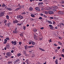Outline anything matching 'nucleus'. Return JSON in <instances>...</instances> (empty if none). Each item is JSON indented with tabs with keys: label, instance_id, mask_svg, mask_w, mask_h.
<instances>
[{
	"label": "nucleus",
	"instance_id": "nucleus-55",
	"mask_svg": "<svg viewBox=\"0 0 64 64\" xmlns=\"http://www.w3.org/2000/svg\"><path fill=\"white\" fill-rule=\"evenodd\" d=\"M22 14H26V13L25 12H24L22 13Z\"/></svg>",
	"mask_w": 64,
	"mask_h": 64
},
{
	"label": "nucleus",
	"instance_id": "nucleus-28",
	"mask_svg": "<svg viewBox=\"0 0 64 64\" xmlns=\"http://www.w3.org/2000/svg\"><path fill=\"white\" fill-rule=\"evenodd\" d=\"M51 8H50V7H48V9H47V10L48 11V10H51Z\"/></svg>",
	"mask_w": 64,
	"mask_h": 64
},
{
	"label": "nucleus",
	"instance_id": "nucleus-7",
	"mask_svg": "<svg viewBox=\"0 0 64 64\" xmlns=\"http://www.w3.org/2000/svg\"><path fill=\"white\" fill-rule=\"evenodd\" d=\"M36 10L37 11H40V9L38 7H36L35 8Z\"/></svg>",
	"mask_w": 64,
	"mask_h": 64
},
{
	"label": "nucleus",
	"instance_id": "nucleus-34",
	"mask_svg": "<svg viewBox=\"0 0 64 64\" xmlns=\"http://www.w3.org/2000/svg\"><path fill=\"white\" fill-rule=\"evenodd\" d=\"M58 43L60 44V45H62V44L61 42H58Z\"/></svg>",
	"mask_w": 64,
	"mask_h": 64
},
{
	"label": "nucleus",
	"instance_id": "nucleus-38",
	"mask_svg": "<svg viewBox=\"0 0 64 64\" xmlns=\"http://www.w3.org/2000/svg\"><path fill=\"white\" fill-rule=\"evenodd\" d=\"M19 61V59H18L15 61V62H18V61Z\"/></svg>",
	"mask_w": 64,
	"mask_h": 64
},
{
	"label": "nucleus",
	"instance_id": "nucleus-29",
	"mask_svg": "<svg viewBox=\"0 0 64 64\" xmlns=\"http://www.w3.org/2000/svg\"><path fill=\"white\" fill-rule=\"evenodd\" d=\"M31 42H32V45H35V42H34L31 41Z\"/></svg>",
	"mask_w": 64,
	"mask_h": 64
},
{
	"label": "nucleus",
	"instance_id": "nucleus-2",
	"mask_svg": "<svg viewBox=\"0 0 64 64\" xmlns=\"http://www.w3.org/2000/svg\"><path fill=\"white\" fill-rule=\"evenodd\" d=\"M64 12H61L60 11L58 12V14H60L61 15H62L64 14Z\"/></svg>",
	"mask_w": 64,
	"mask_h": 64
},
{
	"label": "nucleus",
	"instance_id": "nucleus-22",
	"mask_svg": "<svg viewBox=\"0 0 64 64\" xmlns=\"http://www.w3.org/2000/svg\"><path fill=\"white\" fill-rule=\"evenodd\" d=\"M6 9L8 10H12L11 8H6Z\"/></svg>",
	"mask_w": 64,
	"mask_h": 64
},
{
	"label": "nucleus",
	"instance_id": "nucleus-37",
	"mask_svg": "<svg viewBox=\"0 0 64 64\" xmlns=\"http://www.w3.org/2000/svg\"><path fill=\"white\" fill-rule=\"evenodd\" d=\"M31 16L32 17H35V16L33 14H31Z\"/></svg>",
	"mask_w": 64,
	"mask_h": 64
},
{
	"label": "nucleus",
	"instance_id": "nucleus-12",
	"mask_svg": "<svg viewBox=\"0 0 64 64\" xmlns=\"http://www.w3.org/2000/svg\"><path fill=\"white\" fill-rule=\"evenodd\" d=\"M11 25V23L10 22L8 23V27H9V26H10V25Z\"/></svg>",
	"mask_w": 64,
	"mask_h": 64
},
{
	"label": "nucleus",
	"instance_id": "nucleus-51",
	"mask_svg": "<svg viewBox=\"0 0 64 64\" xmlns=\"http://www.w3.org/2000/svg\"><path fill=\"white\" fill-rule=\"evenodd\" d=\"M33 14L34 15H38V14L36 13V14Z\"/></svg>",
	"mask_w": 64,
	"mask_h": 64
},
{
	"label": "nucleus",
	"instance_id": "nucleus-64",
	"mask_svg": "<svg viewBox=\"0 0 64 64\" xmlns=\"http://www.w3.org/2000/svg\"><path fill=\"white\" fill-rule=\"evenodd\" d=\"M62 51L63 52H64V49H63L62 50Z\"/></svg>",
	"mask_w": 64,
	"mask_h": 64
},
{
	"label": "nucleus",
	"instance_id": "nucleus-35",
	"mask_svg": "<svg viewBox=\"0 0 64 64\" xmlns=\"http://www.w3.org/2000/svg\"><path fill=\"white\" fill-rule=\"evenodd\" d=\"M30 20L31 21H33L34 20V19L32 18H30Z\"/></svg>",
	"mask_w": 64,
	"mask_h": 64
},
{
	"label": "nucleus",
	"instance_id": "nucleus-47",
	"mask_svg": "<svg viewBox=\"0 0 64 64\" xmlns=\"http://www.w3.org/2000/svg\"><path fill=\"white\" fill-rule=\"evenodd\" d=\"M7 20H6L5 21H4V23H6V22H7Z\"/></svg>",
	"mask_w": 64,
	"mask_h": 64
},
{
	"label": "nucleus",
	"instance_id": "nucleus-17",
	"mask_svg": "<svg viewBox=\"0 0 64 64\" xmlns=\"http://www.w3.org/2000/svg\"><path fill=\"white\" fill-rule=\"evenodd\" d=\"M39 49L41 51H45V50H44L42 48H39Z\"/></svg>",
	"mask_w": 64,
	"mask_h": 64
},
{
	"label": "nucleus",
	"instance_id": "nucleus-27",
	"mask_svg": "<svg viewBox=\"0 0 64 64\" xmlns=\"http://www.w3.org/2000/svg\"><path fill=\"white\" fill-rule=\"evenodd\" d=\"M22 24V23L19 24V23H18L17 24V25H18V26H21V25Z\"/></svg>",
	"mask_w": 64,
	"mask_h": 64
},
{
	"label": "nucleus",
	"instance_id": "nucleus-21",
	"mask_svg": "<svg viewBox=\"0 0 64 64\" xmlns=\"http://www.w3.org/2000/svg\"><path fill=\"white\" fill-rule=\"evenodd\" d=\"M18 32L17 31H13V33H17Z\"/></svg>",
	"mask_w": 64,
	"mask_h": 64
},
{
	"label": "nucleus",
	"instance_id": "nucleus-56",
	"mask_svg": "<svg viewBox=\"0 0 64 64\" xmlns=\"http://www.w3.org/2000/svg\"><path fill=\"white\" fill-rule=\"evenodd\" d=\"M61 55H62V57H64V56L63 54H62Z\"/></svg>",
	"mask_w": 64,
	"mask_h": 64
},
{
	"label": "nucleus",
	"instance_id": "nucleus-53",
	"mask_svg": "<svg viewBox=\"0 0 64 64\" xmlns=\"http://www.w3.org/2000/svg\"><path fill=\"white\" fill-rule=\"evenodd\" d=\"M17 18H20V16H17Z\"/></svg>",
	"mask_w": 64,
	"mask_h": 64
},
{
	"label": "nucleus",
	"instance_id": "nucleus-36",
	"mask_svg": "<svg viewBox=\"0 0 64 64\" xmlns=\"http://www.w3.org/2000/svg\"><path fill=\"white\" fill-rule=\"evenodd\" d=\"M61 3H62V4H63L64 3V0H63L61 2Z\"/></svg>",
	"mask_w": 64,
	"mask_h": 64
},
{
	"label": "nucleus",
	"instance_id": "nucleus-32",
	"mask_svg": "<svg viewBox=\"0 0 64 64\" xmlns=\"http://www.w3.org/2000/svg\"><path fill=\"white\" fill-rule=\"evenodd\" d=\"M6 18L7 19H8V20H9V16L8 15L6 16Z\"/></svg>",
	"mask_w": 64,
	"mask_h": 64
},
{
	"label": "nucleus",
	"instance_id": "nucleus-43",
	"mask_svg": "<svg viewBox=\"0 0 64 64\" xmlns=\"http://www.w3.org/2000/svg\"><path fill=\"white\" fill-rule=\"evenodd\" d=\"M19 45H21L22 44V42H19Z\"/></svg>",
	"mask_w": 64,
	"mask_h": 64
},
{
	"label": "nucleus",
	"instance_id": "nucleus-1",
	"mask_svg": "<svg viewBox=\"0 0 64 64\" xmlns=\"http://www.w3.org/2000/svg\"><path fill=\"white\" fill-rule=\"evenodd\" d=\"M12 44H14V45H15L17 43L16 42L14 41H12Z\"/></svg>",
	"mask_w": 64,
	"mask_h": 64
},
{
	"label": "nucleus",
	"instance_id": "nucleus-24",
	"mask_svg": "<svg viewBox=\"0 0 64 64\" xmlns=\"http://www.w3.org/2000/svg\"><path fill=\"white\" fill-rule=\"evenodd\" d=\"M33 31H34V32H37V30L36 29H33Z\"/></svg>",
	"mask_w": 64,
	"mask_h": 64
},
{
	"label": "nucleus",
	"instance_id": "nucleus-48",
	"mask_svg": "<svg viewBox=\"0 0 64 64\" xmlns=\"http://www.w3.org/2000/svg\"><path fill=\"white\" fill-rule=\"evenodd\" d=\"M49 27H52L53 26H52V25L51 24H50L49 25Z\"/></svg>",
	"mask_w": 64,
	"mask_h": 64
},
{
	"label": "nucleus",
	"instance_id": "nucleus-57",
	"mask_svg": "<svg viewBox=\"0 0 64 64\" xmlns=\"http://www.w3.org/2000/svg\"><path fill=\"white\" fill-rule=\"evenodd\" d=\"M60 46H58V49H60Z\"/></svg>",
	"mask_w": 64,
	"mask_h": 64
},
{
	"label": "nucleus",
	"instance_id": "nucleus-23",
	"mask_svg": "<svg viewBox=\"0 0 64 64\" xmlns=\"http://www.w3.org/2000/svg\"><path fill=\"white\" fill-rule=\"evenodd\" d=\"M50 29H51V30H54V28L52 26V27H50Z\"/></svg>",
	"mask_w": 64,
	"mask_h": 64
},
{
	"label": "nucleus",
	"instance_id": "nucleus-50",
	"mask_svg": "<svg viewBox=\"0 0 64 64\" xmlns=\"http://www.w3.org/2000/svg\"><path fill=\"white\" fill-rule=\"evenodd\" d=\"M48 41H49L50 42H52V41H51V39H50Z\"/></svg>",
	"mask_w": 64,
	"mask_h": 64
},
{
	"label": "nucleus",
	"instance_id": "nucleus-59",
	"mask_svg": "<svg viewBox=\"0 0 64 64\" xmlns=\"http://www.w3.org/2000/svg\"><path fill=\"white\" fill-rule=\"evenodd\" d=\"M57 51H58V50H57V49H56L55 50V52H56V53L57 52Z\"/></svg>",
	"mask_w": 64,
	"mask_h": 64
},
{
	"label": "nucleus",
	"instance_id": "nucleus-41",
	"mask_svg": "<svg viewBox=\"0 0 64 64\" xmlns=\"http://www.w3.org/2000/svg\"><path fill=\"white\" fill-rule=\"evenodd\" d=\"M25 49H27V46L26 45V46H24Z\"/></svg>",
	"mask_w": 64,
	"mask_h": 64
},
{
	"label": "nucleus",
	"instance_id": "nucleus-19",
	"mask_svg": "<svg viewBox=\"0 0 64 64\" xmlns=\"http://www.w3.org/2000/svg\"><path fill=\"white\" fill-rule=\"evenodd\" d=\"M20 18L21 19H22L23 18V17L22 16L20 15Z\"/></svg>",
	"mask_w": 64,
	"mask_h": 64
},
{
	"label": "nucleus",
	"instance_id": "nucleus-15",
	"mask_svg": "<svg viewBox=\"0 0 64 64\" xmlns=\"http://www.w3.org/2000/svg\"><path fill=\"white\" fill-rule=\"evenodd\" d=\"M52 11L54 12H55V11H57V10L55 9H52Z\"/></svg>",
	"mask_w": 64,
	"mask_h": 64
},
{
	"label": "nucleus",
	"instance_id": "nucleus-16",
	"mask_svg": "<svg viewBox=\"0 0 64 64\" xmlns=\"http://www.w3.org/2000/svg\"><path fill=\"white\" fill-rule=\"evenodd\" d=\"M48 23H50V24H52V22L50 20L48 21Z\"/></svg>",
	"mask_w": 64,
	"mask_h": 64
},
{
	"label": "nucleus",
	"instance_id": "nucleus-18",
	"mask_svg": "<svg viewBox=\"0 0 64 64\" xmlns=\"http://www.w3.org/2000/svg\"><path fill=\"white\" fill-rule=\"evenodd\" d=\"M43 4V3L41 2H39L38 3V5H42V4Z\"/></svg>",
	"mask_w": 64,
	"mask_h": 64
},
{
	"label": "nucleus",
	"instance_id": "nucleus-63",
	"mask_svg": "<svg viewBox=\"0 0 64 64\" xmlns=\"http://www.w3.org/2000/svg\"><path fill=\"white\" fill-rule=\"evenodd\" d=\"M5 41L6 42H7V40L6 39H5Z\"/></svg>",
	"mask_w": 64,
	"mask_h": 64
},
{
	"label": "nucleus",
	"instance_id": "nucleus-30",
	"mask_svg": "<svg viewBox=\"0 0 64 64\" xmlns=\"http://www.w3.org/2000/svg\"><path fill=\"white\" fill-rule=\"evenodd\" d=\"M24 54H25V55L26 56L27 54H26V51L25 50L24 51Z\"/></svg>",
	"mask_w": 64,
	"mask_h": 64
},
{
	"label": "nucleus",
	"instance_id": "nucleus-3",
	"mask_svg": "<svg viewBox=\"0 0 64 64\" xmlns=\"http://www.w3.org/2000/svg\"><path fill=\"white\" fill-rule=\"evenodd\" d=\"M6 55L7 56H8V57H10V56H11V53L10 52H8L6 54Z\"/></svg>",
	"mask_w": 64,
	"mask_h": 64
},
{
	"label": "nucleus",
	"instance_id": "nucleus-14",
	"mask_svg": "<svg viewBox=\"0 0 64 64\" xmlns=\"http://www.w3.org/2000/svg\"><path fill=\"white\" fill-rule=\"evenodd\" d=\"M25 62L27 64H29V61H28V60H26Z\"/></svg>",
	"mask_w": 64,
	"mask_h": 64
},
{
	"label": "nucleus",
	"instance_id": "nucleus-26",
	"mask_svg": "<svg viewBox=\"0 0 64 64\" xmlns=\"http://www.w3.org/2000/svg\"><path fill=\"white\" fill-rule=\"evenodd\" d=\"M22 54H21L20 53H19L18 54L17 56L19 57V56H20Z\"/></svg>",
	"mask_w": 64,
	"mask_h": 64
},
{
	"label": "nucleus",
	"instance_id": "nucleus-4",
	"mask_svg": "<svg viewBox=\"0 0 64 64\" xmlns=\"http://www.w3.org/2000/svg\"><path fill=\"white\" fill-rule=\"evenodd\" d=\"M13 23L14 24H15V23H18V20H14L13 22Z\"/></svg>",
	"mask_w": 64,
	"mask_h": 64
},
{
	"label": "nucleus",
	"instance_id": "nucleus-10",
	"mask_svg": "<svg viewBox=\"0 0 64 64\" xmlns=\"http://www.w3.org/2000/svg\"><path fill=\"white\" fill-rule=\"evenodd\" d=\"M21 7L18 8H16V9H15V11H17V10H20V9H21Z\"/></svg>",
	"mask_w": 64,
	"mask_h": 64
},
{
	"label": "nucleus",
	"instance_id": "nucleus-25",
	"mask_svg": "<svg viewBox=\"0 0 64 64\" xmlns=\"http://www.w3.org/2000/svg\"><path fill=\"white\" fill-rule=\"evenodd\" d=\"M53 7L54 8H55V9H57L58 8V7L56 6H53Z\"/></svg>",
	"mask_w": 64,
	"mask_h": 64
},
{
	"label": "nucleus",
	"instance_id": "nucleus-42",
	"mask_svg": "<svg viewBox=\"0 0 64 64\" xmlns=\"http://www.w3.org/2000/svg\"><path fill=\"white\" fill-rule=\"evenodd\" d=\"M50 19H53V17H50Z\"/></svg>",
	"mask_w": 64,
	"mask_h": 64
},
{
	"label": "nucleus",
	"instance_id": "nucleus-52",
	"mask_svg": "<svg viewBox=\"0 0 64 64\" xmlns=\"http://www.w3.org/2000/svg\"><path fill=\"white\" fill-rule=\"evenodd\" d=\"M54 46H57V45L55 44H54Z\"/></svg>",
	"mask_w": 64,
	"mask_h": 64
},
{
	"label": "nucleus",
	"instance_id": "nucleus-60",
	"mask_svg": "<svg viewBox=\"0 0 64 64\" xmlns=\"http://www.w3.org/2000/svg\"><path fill=\"white\" fill-rule=\"evenodd\" d=\"M6 43H7V42H5V41L4 42V44H5Z\"/></svg>",
	"mask_w": 64,
	"mask_h": 64
},
{
	"label": "nucleus",
	"instance_id": "nucleus-5",
	"mask_svg": "<svg viewBox=\"0 0 64 64\" xmlns=\"http://www.w3.org/2000/svg\"><path fill=\"white\" fill-rule=\"evenodd\" d=\"M4 15V13L3 12H2L0 13V17H2Z\"/></svg>",
	"mask_w": 64,
	"mask_h": 64
},
{
	"label": "nucleus",
	"instance_id": "nucleus-54",
	"mask_svg": "<svg viewBox=\"0 0 64 64\" xmlns=\"http://www.w3.org/2000/svg\"><path fill=\"white\" fill-rule=\"evenodd\" d=\"M39 19H42V18L41 17H40L39 18Z\"/></svg>",
	"mask_w": 64,
	"mask_h": 64
},
{
	"label": "nucleus",
	"instance_id": "nucleus-62",
	"mask_svg": "<svg viewBox=\"0 0 64 64\" xmlns=\"http://www.w3.org/2000/svg\"><path fill=\"white\" fill-rule=\"evenodd\" d=\"M11 52L12 53H13V52H14V51L13 50H12L11 51Z\"/></svg>",
	"mask_w": 64,
	"mask_h": 64
},
{
	"label": "nucleus",
	"instance_id": "nucleus-11",
	"mask_svg": "<svg viewBox=\"0 0 64 64\" xmlns=\"http://www.w3.org/2000/svg\"><path fill=\"white\" fill-rule=\"evenodd\" d=\"M33 10V8H32V7H30L29 8V11H32Z\"/></svg>",
	"mask_w": 64,
	"mask_h": 64
},
{
	"label": "nucleus",
	"instance_id": "nucleus-20",
	"mask_svg": "<svg viewBox=\"0 0 64 64\" xmlns=\"http://www.w3.org/2000/svg\"><path fill=\"white\" fill-rule=\"evenodd\" d=\"M6 6V5L5 4H4L3 3L2 6V7H5Z\"/></svg>",
	"mask_w": 64,
	"mask_h": 64
},
{
	"label": "nucleus",
	"instance_id": "nucleus-9",
	"mask_svg": "<svg viewBox=\"0 0 64 64\" xmlns=\"http://www.w3.org/2000/svg\"><path fill=\"white\" fill-rule=\"evenodd\" d=\"M6 47L7 49H9L10 48V45L9 44H8L6 46Z\"/></svg>",
	"mask_w": 64,
	"mask_h": 64
},
{
	"label": "nucleus",
	"instance_id": "nucleus-45",
	"mask_svg": "<svg viewBox=\"0 0 64 64\" xmlns=\"http://www.w3.org/2000/svg\"><path fill=\"white\" fill-rule=\"evenodd\" d=\"M34 57H35V55H34V54L32 55V58H34Z\"/></svg>",
	"mask_w": 64,
	"mask_h": 64
},
{
	"label": "nucleus",
	"instance_id": "nucleus-6",
	"mask_svg": "<svg viewBox=\"0 0 64 64\" xmlns=\"http://www.w3.org/2000/svg\"><path fill=\"white\" fill-rule=\"evenodd\" d=\"M20 4H18V5L17 6H16V7H19V6L20 7H21L22 8H23L24 7V6H20Z\"/></svg>",
	"mask_w": 64,
	"mask_h": 64
},
{
	"label": "nucleus",
	"instance_id": "nucleus-40",
	"mask_svg": "<svg viewBox=\"0 0 64 64\" xmlns=\"http://www.w3.org/2000/svg\"><path fill=\"white\" fill-rule=\"evenodd\" d=\"M23 34L22 33H21L20 34V36L22 37L23 36Z\"/></svg>",
	"mask_w": 64,
	"mask_h": 64
},
{
	"label": "nucleus",
	"instance_id": "nucleus-31",
	"mask_svg": "<svg viewBox=\"0 0 64 64\" xmlns=\"http://www.w3.org/2000/svg\"><path fill=\"white\" fill-rule=\"evenodd\" d=\"M55 63L56 64H58V60H56L55 62Z\"/></svg>",
	"mask_w": 64,
	"mask_h": 64
},
{
	"label": "nucleus",
	"instance_id": "nucleus-8",
	"mask_svg": "<svg viewBox=\"0 0 64 64\" xmlns=\"http://www.w3.org/2000/svg\"><path fill=\"white\" fill-rule=\"evenodd\" d=\"M48 13L50 14H54V12H53L52 11H49L48 12Z\"/></svg>",
	"mask_w": 64,
	"mask_h": 64
},
{
	"label": "nucleus",
	"instance_id": "nucleus-58",
	"mask_svg": "<svg viewBox=\"0 0 64 64\" xmlns=\"http://www.w3.org/2000/svg\"><path fill=\"white\" fill-rule=\"evenodd\" d=\"M40 29H41L42 30H43V29H44V28L43 27L41 28H40Z\"/></svg>",
	"mask_w": 64,
	"mask_h": 64
},
{
	"label": "nucleus",
	"instance_id": "nucleus-39",
	"mask_svg": "<svg viewBox=\"0 0 64 64\" xmlns=\"http://www.w3.org/2000/svg\"><path fill=\"white\" fill-rule=\"evenodd\" d=\"M54 19H56V20H58V18H57L56 17H54Z\"/></svg>",
	"mask_w": 64,
	"mask_h": 64
},
{
	"label": "nucleus",
	"instance_id": "nucleus-44",
	"mask_svg": "<svg viewBox=\"0 0 64 64\" xmlns=\"http://www.w3.org/2000/svg\"><path fill=\"white\" fill-rule=\"evenodd\" d=\"M53 24H56V23L54 21H53Z\"/></svg>",
	"mask_w": 64,
	"mask_h": 64
},
{
	"label": "nucleus",
	"instance_id": "nucleus-13",
	"mask_svg": "<svg viewBox=\"0 0 64 64\" xmlns=\"http://www.w3.org/2000/svg\"><path fill=\"white\" fill-rule=\"evenodd\" d=\"M13 63V61H10V62H8V64H11Z\"/></svg>",
	"mask_w": 64,
	"mask_h": 64
},
{
	"label": "nucleus",
	"instance_id": "nucleus-33",
	"mask_svg": "<svg viewBox=\"0 0 64 64\" xmlns=\"http://www.w3.org/2000/svg\"><path fill=\"white\" fill-rule=\"evenodd\" d=\"M23 29L24 30H25V29H26V26H23Z\"/></svg>",
	"mask_w": 64,
	"mask_h": 64
},
{
	"label": "nucleus",
	"instance_id": "nucleus-61",
	"mask_svg": "<svg viewBox=\"0 0 64 64\" xmlns=\"http://www.w3.org/2000/svg\"><path fill=\"white\" fill-rule=\"evenodd\" d=\"M40 15L41 16H43V14H40Z\"/></svg>",
	"mask_w": 64,
	"mask_h": 64
},
{
	"label": "nucleus",
	"instance_id": "nucleus-46",
	"mask_svg": "<svg viewBox=\"0 0 64 64\" xmlns=\"http://www.w3.org/2000/svg\"><path fill=\"white\" fill-rule=\"evenodd\" d=\"M6 40H9V38H6Z\"/></svg>",
	"mask_w": 64,
	"mask_h": 64
},
{
	"label": "nucleus",
	"instance_id": "nucleus-49",
	"mask_svg": "<svg viewBox=\"0 0 64 64\" xmlns=\"http://www.w3.org/2000/svg\"><path fill=\"white\" fill-rule=\"evenodd\" d=\"M43 16L44 17H45V18H47V17L46 16H45V15H43Z\"/></svg>",
	"mask_w": 64,
	"mask_h": 64
}]
</instances>
